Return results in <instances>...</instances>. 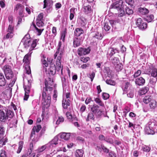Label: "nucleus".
I'll return each instance as SVG.
<instances>
[{
	"label": "nucleus",
	"instance_id": "obj_1",
	"mask_svg": "<svg viewBox=\"0 0 157 157\" xmlns=\"http://www.w3.org/2000/svg\"><path fill=\"white\" fill-rule=\"evenodd\" d=\"M45 86L43 88L42 98L43 103L44 104L49 105L51 102V97L50 95L48 93V90L51 91L52 90V87L53 84V80L50 78H49L48 80L45 81Z\"/></svg>",
	"mask_w": 157,
	"mask_h": 157
},
{
	"label": "nucleus",
	"instance_id": "obj_2",
	"mask_svg": "<svg viewBox=\"0 0 157 157\" xmlns=\"http://www.w3.org/2000/svg\"><path fill=\"white\" fill-rule=\"evenodd\" d=\"M123 2L122 0L117 1L116 2L113 3L110 6V9H116L118 10H119L120 12H121L119 14V16L120 17H122L125 14V12L124 10H122V9L123 8Z\"/></svg>",
	"mask_w": 157,
	"mask_h": 157
},
{
	"label": "nucleus",
	"instance_id": "obj_3",
	"mask_svg": "<svg viewBox=\"0 0 157 157\" xmlns=\"http://www.w3.org/2000/svg\"><path fill=\"white\" fill-rule=\"evenodd\" d=\"M63 144V142L60 141V140L58 139L57 136H55L51 141L48 144L51 149L53 147H57L61 148Z\"/></svg>",
	"mask_w": 157,
	"mask_h": 157
},
{
	"label": "nucleus",
	"instance_id": "obj_4",
	"mask_svg": "<svg viewBox=\"0 0 157 157\" xmlns=\"http://www.w3.org/2000/svg\"><path fill=\"white\" fill-rule=\"evenodd\" d=\"M30 36L29 35H26L22 39L21 41V43L23 44L24 48H28L29 47L30 48H31L32 44L33 43L34 41L35 40H36V45L37 43L39 40V39H35L33 42L32 43L31 41V39L30 38Z\"/></svg>",
	"mask_w": 157,
	"mask_h": 157
},
{
	"label": "nucleus",
	"instance_id": "obj_5",
	"mask_svg": "<svg viewBox=\"0 0 157 157\" xmlns=\"http://www.w3.org/2000/svg\"><path fill=\"white\" fill-rule=\"evenodd\" d=\"M36 40L34 41L31 48H29V52L25 56L24 58L23 61V62H25V63H28L30 60L31 55L32 53V51L34 49V48L36 46Z\"/></svg>",
	"mask_w": 157,
	"mask_h": 157
},
{
	"label": "nucleus",
	"instance_id": "obj_6",
	"mask_svg": "<svg viewBox=\"0 0 157 157\" xmlns=\"http://www.w3.org/2000/svg\"><path fill=\"white\" fill-rule=\"evenodd\" d=\"M3 69L7 79H10L13 77V72L10 66L8 65H6L3 67Z\"/></svg>",
	"mask_w": 157,
	"mask_h": 157
},
{
	"label": "nucleus",
	"instance_id": "obj_7",
	"mask_svg": "<svg viewBox=\"0 0 157 157\" xmlns=\"http://www.w3.org/2000/svg\"><path fill=\"white\" fill-rule=\"evenodd\" d=\"M136 24L139 28L142 30L145 29L147 27L146 23L144 22L142 19L140 18L137 19Z\"/></svg>",
	"mask_w": 157,
	"mask_h": 157
},
{
	"label": "nucleus",
	"instance_id": "obj_8",
	"mask_svg": "<svg viewBox=\"0 0 157 157\" xmlns=\"http://www.w3.org/2000/svg\"><path fill=\"white\" fill-rule=\"evenodd\" d=\"M90 107L92 113L89 114V118L94 119V115H96L99 107L97 105H94L90 106Z\"/></svg>",
	"mask_w": 157,
	"mask_h": 157
},
{
	"label": "nucleus",
	"instance_id": "obj_9",
	"mask_svg": "<svg viewBox=\"0 0 157 157\" xmlns=\"http://www.w3.org/2000/svg\"><path fill=\"white\" fill-rule=\"evenodd\" d=\"M122 89L124 92H127L128 90L130 89L131 88H132L129 82H123L121 86Z\"/></svg>",
	"mask_w": 157,
	"mask_h": 157
},
{
	"label": "nucleus",
	"instance_id": "obj_10",
	"mask_svg": "<svg viewBox=\"0 0 157 157\" xmlns=\"http://www.w3.org/2000/svg\"><path fill=\"white\" fill-rule=\"evenodd\" d=\"M61 57L60 56H58L57 58V60L56 62V71L58 72L61 69V74H63V68H61Z\"/></svg>",
	"mask_w": 157,
	"mask_h": 157
},
{
	"label": "nucleus",
	"instance_id": "obj_11",
	"mask_svg": "<svg viewBox=\"0 0 157 157\" xmlns=\"http://www.w3.org/2000/svg\"><path fill=\"white\" fill-rule=\"evenodd\" d=\"M25 7L22 5L19 4H17L14 10H19V15L21 16L23 14V12L24 10Z\"/></svg>",
	"mask_w": 157,
	"mask_h": 157
},
{
	"label": "nucleus",
	"instance_id": "obj_12",
	"mask_svg": "<svg viewBox=\"0 0 157 157\" xmlns=\"http://www.w3.org/2000/svg\"><path fill=\"white\" fill-rule=\"evenodd\" d=\"M145 79L142 77L137 78L135 79V83L136 85L140 86L144 85L145 83Z\"/></svg>",
	"mask_w": 157,
	"mask_h": 157
},
{
	"label": "nucleus",
	"instance_id": "obj_13",
	"mask_svg": "<svg viewBox=\"0 0 157 157\" xmlns=\"http://www.w3.org/2000/svg\"><path fill=\"white\" fill-rule=\"evenodd\" d=\"M51 150V149L50 148L47 144L45 145L39 147V148L37 150V151L38 152L40 153L43 152L44 150L49 151L50 150Z\"/></svg>",
	"mask_w": 157,
	"mask_h": 157
},
{
	"label": "nucleus",
	"instance_id": "obj_14",
	"mask_svg": "<svg viewBox=\"0 0 157 157\" xmlns=\"http://www.w3.org/2000/svg\"><path fill=\"white\" fill-rule=\"evenodd\" d=\"M138 13L141 15H147L149 13V10L145 8L140 7L138 9Z\"/></svg>",
	"mask_w": 157,
	"mask_h": 157
},
{
	"label": "nucleus",
	"instance_id": "obj_15",
	"mask_svg": "<svg viewBox=\"0 0 157 157\" xmlns=\"http://www.w3.org/2000/svg\"><path fill=\"white\" fill-rule=\"evenodd\" d=\"M82 40L80 38L74 37L73 38V45L74 47L76 48L81 44Z\"/></svg>",
	"mask_w": 157,
	"mask_h": 157
},
{
	"label": "nucleus",
	"instance_id": "obj_16",
	"mask_svg": "<svg viewBox=\"0 0 157 157\" xmlns=\"http://www.w3.org/2000/svg\"><path fill=\"white\" fill-rule=\"evenodd\" d=\"M44 8H47V9H50L52 6L53 4V2L52 0H44Z\"/></svg>",
	"mask_w": 157,
	"mask_h": 157
},
{
	"label": "nucleus",
	"instance_id": "obj_17",
	"mask_svg": "<svg viewBox=\"0 0 157 157\" xmlns=\"http://www.w3.org/2000/svg\"><path fill=\"white\" fill-rule=\"evenodd\" d=\"M88 53V50L87 49L80 48L78 50V54L80 56L82 55H86Z\"/></svg>",
	"mask_w": 157,
	"mask_h": 157
},
{
	"label": "nucleus",
	"instance_id": "obj_18",
	"mask_svg": "<svg viewBox=\"0 0 157 157\" xmlns=\"http://www.w3.org/2000/svg\"><path fill=\"white\" fill-rule=\"evenodd\" d=\"M156 121L152 119L150 121L148 122L146 126L155 129L156 128Z\"/></svg>",
	"mask_w": 157,
	"mask_h": 157
},
{
	"label": "nucleus",
	"instance_id": "obj_19",
	"mask_svg": "<svg viewBox=\"0 0 157 157\" xmlns=\"http://www.w3.org/2000/svg\"><path fill=\"white\" fill-rule=\"evenodd\" d=\"M7 119V116L2 110L0 109V121L5 122Z\"/></svg>",
	"mask_w": 157,
	"mask_h": 157
},
{
	"label": "nucleus",
	"instance_id": "obj_20",
	"mask_svg": "<svg viewBox=\"0 0 157 157\" xmlns=\"http://www.w3.org/2000/svg\"><path fill=\"white\" fill-rule=\"evenodd\" d=\"M28 84L27 85H24V88L25 91V93L26 94H29L30 92V89L31 87V80H28Z\"/></svg>",
	"mask_w": 157,
	"mask_h": 157
},
{
	"label": "nucleus",
	"instance_id": "obj_21",
	"mask_svg": "<svg viewBox=\"0 0 157 157\" xmlns=\"http://www.w3.org/2000/svg\"><path fill=\"white\" fill-rule=\"evenodd\" d=\"M61 138L65 140H68L70 136V133L63 132L59 134Z\"/></svg>",
	"mask_w": 157,
	"mask_h": 157
},
{
	"label": "nucleus",
	"instance_id": "obj_22",
	"mask_svg": "<svg viewBox=\"0 0 157 157\" xmlns=\"http://www.w3.org/2000/svg\"><path fill=\"white\" fill-rule=\"evenodd\" d=\"M56 67L55 65L52 64L48 70L49 74L52 75H54L56 72Z\"/></svg>",
	"mask_w": 157,
	"mask_h": 157
},
{
	"label": "nucleus",
	"instance_id": "obj_23",
	"mask_svg": "<svg viewBox=\"0 0 157 157\" xmlns=\"http://www.w3.org/2000/svg\"><path fill=\"white\" fill-rule=\"evenodd\" d=\"M62 106L63 108L65 109H67V106H69L70 105V101L69 99L67 100L64 99L63 98L62 100Z\"/></svg>",
	"mask_w": 157,
	"mask_h": 157
},
{
	"label": "nucleus",
	"instance_id": "obj_24",
	"mask_svg": "<svg viewBox=\"0 0 157 157\" xmlns=\"http://www.w3.org/2000/svg\"><path fill=\"white\" fill-rule=\"evenodd\" d=\"M155 129L146 126L145 128L146 133L147 134H153L155 133Z\"/></svg>",
	"mask_w": 157,
	"mask_h": 157
},
{
	"label": "nucleus",
	"instance_id": "obj_25",
	"mask_svg": "<svg viewBox=\"0 0 157 157\" xmlns=\"http://www.w3.org/2000/svg\"><path fill=\"white\" fill-rule=\"evenodd\" d=\"M6 81L3 74L0 73V86H4L6 83Z\"/></svg>",
	"mask_w": 157,
	"mask_h": 157
},
{
	"label": "nucleus",
	"instance_id": "obj_26",
	"mask_svg": "<svg viewBox=\"0 0 157 157\" xmlns=\"http://www.w3.org/2000/svg\"><path fill=\"white\" fill-rule=\"evenodd\" d=\"M5 110L6 112V115L7 116V119L8 117L10 118H12L14 115L13 112L10 110H8L5 107Z\"/></svg>",
	"mask_w": 157,
	"mask_h": 157
},
{
	"label": "nucleus",
	"instance_id": "obj_27",
	"mask_svg": "<svg viewBox=\"0 0 157 157\" xmlns=\"http://www.w3.org/2000/svg\"><path fill=\"white\" fill-rule=\"evenodd\" d=\"M83 30L81 28H77L75 30L74 33L75 36H79L81 34H83Z\"/></svg>",
	"mask_w": 157,
	"mask_h": 157
},
{
	"label": "nucleus",
	"instance_id": "obj_28",
	"mask_svg": "<svg viewBox=\"0 0 157 157\" xmlns=\"http://www.w3.org/2000/svg\"><path fill=\"white\" fill-rule=\"evenodd\" d=\"M134 88L133 87L131 88L130 89L128 90L127 91V93H128L127 94V96L130 98H133L134 95Z\"/></svg>",
	"mask_w": 157,
	"mask_h": 157
},
{
	"label": "nucleus",
	"instance_id": "obj_29",
	"mask_svg": "<svg viewBox=\"0 0 157 157\" xmlns=\"http://www.w3.org/2000/svg\"><path fill=\"white\" fill-rule=\"evenodd\" d=\"M157 80V78L151 77V78L149 83L151 85V86L152 87H154L155 86V83Z\"/></svg>",
	"mask_w": 157,
	"mask_h": 157
},
{
	"label": "nucleus",
	"instance_id": "obj_30",
	"mask_svg": "<svg viewBox=\"0 0 157 157\" xmlns=\"http://www.w3.org/2000/svg\"><path fill=\"white\" fill-rule=\"evenodd\" d=\"M141 150H142L144 151L148 152L150 151L151 148L147 146L142 145L141 146Z\"/></svg>",
	"mask_w": 157,
	"mask_h": 157
},
{
	"label": "nucleus",
	"instance_id": "obj_31",
	"mask_svg": "<svg viewBox=\"0 0 157 157\" xmlns=\"http://www.w3.org/2000/svg\"><path fill=\"white\" fill-rule=\"evenodd\" d=\"M32 27H34L36 29V30L37 31V32L38 33V35H40L44 30L43 29H39L36 27L35 24L33 23V25H31V28H32Z\"/></svg>",
	"mask_w": 157,
	"mask_h": 157
},
{
	"label": "nucleus",
	"instance_id": "obj_32",
	"mask_svg": "<svg viewBox=\"0 0 157 157\" xmlns=\"http://www.w3.org/2000/svg\"><path fill=\"white\" fill-rule=\"evenodd\" d=\"M63 53V50H62V49H60L59 48H57V51L56 52V53L54 55V56L55 58L56 57V56H58L59 55V56H60L61 58V56L62 54Z\"/></svg>",
	"mask_w": 157,
	"mask_h": 157
},
{
	"label": "nucleus",
	"instance_id": "obj_33",
	"mask_svg": "<svg viewBox=\"0 0 157 157\" xmlns=\"http://www.w3.org/2000/svg\"><path fill=\"white\" fill-rule=\"evenodd\" d=\"M156 101L154 100H152L150 102L149 106L151 109H154L156 107Z\"/></svg>",
	"mask_w": 157,
	"mask_h": 157
},
{
	"label": "nucleus",
	"instance_id": "obj_34",
	"mask_svg": "<svg viewBox=\"0 0 157 157\" xmlns=\"http://www.w3.org/2000/svg\"><path fill=\"white\" fill-rule=\"evenodd\" d=\"M75 9L74 8H72L70 9V19L71 20H72L74 17V14L75 13Z\"/></svg>",
	"mask_w": 157,
	"mask_h": 157
},
{
	"label": "nucleus",
	"instance_id": "obj_35",
	"mask_svg": "<svg viewBox=\"0 0 157 157\" xmlns=\"http://www.w3.org/2000/svg\"><path fill=\"white\" fill-rule=\"evenodd\" d=\"M95 102L100 106L103 107L104 106V104L101 100L98 98H96L94 99Z\"/></svg>",
	"mask_w": 157,
	"mask_h": 157
},
{
	"label": "nucleus",
	"instance_id": "obj_36",
	"mask_svg": "<svg viewBox=\"0 0 157 157\" xmlns=\"http://www.w3.org/2000/svg\"><path fill=\"white\" fill-rule=\"evenodd\" d=\"M8 139L6 138L2 137L0 140V147H2L7 142Z\"/></svg>",
	"mask_w": 157,
	"mask_h": 157
},
{
	"label": "nucleus",
	"instance_id": "obj_37",
	"mask_svg": "<svg viewBox=\"0 0 157 157\" xmlns=\"http://www.w3.org/2000/svg\"><path fill=\"white\" fill-rule=\"evenodd\" d=\"M115 69L117 71H121L123 68V65L121 63L117 64L115 66Z\"/></svg>",
	"mask_w": 157,
	"mask_h": 157
},
{
	"label": "nucleus",
	"instance_id": "obj_38",
	"mask_svg": "<svg viewBox=\"0 0 157 157\" xmlns=\"http://www.w3.org/2000/svg\"><path fill=\"white\" fill-rule=\"evenodd\" d=\"M152 100L151 96H148L145 97L143 99V101L144 103L147 104Z\"/></svg>",
	"mask_w": 157,
	"mask_h": 157
},
{
	"label": "nucleus",
	"instance_id": "obj_39",
	"mask_svg": "<svg viewBox=\"0 0 157 157\" xmlns=\"http://www.w3.org/2000/svg\"><path fill=\"white\" fill-rule=\"evenodd\" d=\"M82 10L85 14H88V5H86L85 4H84L82 9Z\"/></svg>",
	"mask_w": 157,
	"mask_h": 157
},
{
	"label": "nucleus",
	"instance_id": "obj_40",
	"mask_svg": "<svg viewBox=\"0 0 157 157\" xmlns=\"http://www.w3.org/2000/svg\"><path fill=\"white\" fill-rule=\"evenodd\" d=\"M93 37L98 39H101L102 38L101 34L98 32H96L94 33Z\"/></svg>",
	"mask_w": 157,
	"mask_h": 157
},
{
	"label": "nucleus",
	"instance_id": "obj_41",
	"mask_svg": "<svg viewBox=\"0 0 157 157\" xmlns=\"http://www.w3.org/2000/svg\"><path fill=\"white\" fill-rule=\"evenodd\" d=\"M4 132V128L2 124H0V139L3 137Z\"/></svg>",
	"mask_w": 157,
	"mask_h": 157
},
{
	"label": "nucleus",
	"instance_id": "obj_42",
	"mask_svg": "<svg viewBox=\"0 0 157 157\" xmlns=\"http://www.w3.org/2000/svg\"><path fill=\"white\" fill-rule=\"evenodd\" d=\"M83 151L81 150H78L76 151L75 155L76 157H82L83 156Z\"/></svg>",
	"mask_w": 157,
	"mask_h": 157
},
{
	"label": "nucleus",
	"instance_id": "obj_43",
	"mask_svg": "<svg viewBox=\"0 0 157 157\" xmlns=\"http://www.w3.org/2000/svg\"><path fill=\"white\" fill-rule=\"evenodd\" d=\"M45 57L43 56V59H41V61L43 66L44 67H47L48 66V64L45 59Z\"/></svg>",
	"mask_w": 157,
	"mask_h": 157
},
{
	"label": "nucleus",
	"instance_id": "obj_44",
	"mask_svg": "<svg viewBox=\"0 0 157 157\" xmlns=\"http://www.w3.org/2000/svg\"><path fill=\"white\" fill-rule=\"evenodd\" d=\"M125 13L129 15L132 14L133 13V10L130 9L128 7H126L125 9Z\"/></svg>",
	"mask_w": 157,
	"mask_h": 157
},
{
	"label": "nucleus",
	"instance_id": "obj_45",
	"mask_svg": "<svg viewBox=\"0 0 157 157\" xmlns=\"http://www.w3.org/2000/svg\"><path fill=\"white\" fill-rule=\"evenodd\" d=\"M33 150V142L31 143L30 144L29 148L28 149V151L27 152V154L30 155L32 153Z\"/></svg>",
	"mask_w": 157,
	"mask_h": 157
},
{
	"label": "nucleus",
	"instance_id": "obj_46",
	"mask_svg": "<svg viewBox=\"0 0 157 157\" xmlns=\"http://www.w3.org/2000/svg\"><path fill=\"white\" fill-rule=\"evenodd\" d=\"M11 58L10 56H7L3 60V63H6L7 64H10L11 62Z\"/></svg>",
	"mask_w": 157,
	"mask_h": 157
},
{
	"label": "nucleus",
	"instance_id": "obj_47",
	"mask_svg": "<svg viewBox=\"0 0 157 157\" xmlns=\"http://www.w3.org/2000/svg\"><path fill=\"white\" fill-rule=\"evenodd\" d=\"M23 142L22 141L19 142V147L17 150V153H19L23 147Z\"/></svg>",
	"mask_w": 157,
	"mask_h": 157
},
{
	"label": "nucleus",
	"instance_id": "obj_48",
	"mask_svg": "<svg viewBox=\"0 0 157 157\" xmlns=\"http://www.w3.org/2000/svg\"><path fill=\"white\" fill-rule=\"evenodd\" d=\"M110 49H111V52L109 55L111 56H113L116 53L118 52H119L117 48H111Z\"/></svg>",
	"mask_w": 157,
	"mask_h": 157
},
{
	"label": "nucleus",
	"instance_id": "obj_49",
	"mask_svg": "<svg viewBox=\"0 0 157 157\" xmlns=\"http://www.w3.org/2000/svg\"><path fill=\"white\" fill-rule=\"evenodd\" d=\"M105 141L110 144H112L113 143V139L109 136L106 137Z\"/></svg>",
	"mask_w": 157,
	"mask_h": 157
},
{
	"label": "nucleus",
	"instance_id": "obj_50",
	"mask_svg": "<svg viewBox=\"0 0 157 157\" xmlns=\"http://www.w3.org/2000/svg\"><path fill=\"white\" fill-rule=\"evenodd\" d=\"M152 77L157 78V69L155 68H153L151 73Z\"/></svg>",
	"mask_w": 157,
	"mask_h": 157
},
{
	"label": "nucleus",
	"instance_id": "obj_51",
	"mask_svg": "<svg viewBox=\"0 0 157 157\" xmlns=\"http://www.w3.org/2000/svg\"><path fill=\"white\" fill-rule=\"evenodd\" d=\"M148 90V88L145 87L143 88L140 91L139 93L140 95H142L146 93L147 92Z\"/></svg>",
	"mask_w": 157,
	"mask_h": 157
},
{
	"label": "nucleus",
	"instance_id": "obj_52",
	"mask_svg": "<svg viewBox=\"0 0 157 157\" xmlns=\"http://www.w3.org/2000/svg\"><path fill=\"white\" fill-rule=\"evenodd\" d=\"M111 61L113 64L115 65L116 64H117L119 62V60L118 58L114 57L112 58Z\"/></svg>",
	"mask_w": 157,
	"mask_h": 157
},
{
	"label": "nucleus",
	"instance_id": "obj_53",
	"mask_svg": "<svg viewBox=\"0 0 157 157\" xmlns=\"http://www.w3.org/2000/svg\"><path fill=\"white\" fill-rule=\"evenodd\" d=\"M64 120V119L62 116H59L58 117V119L56 121V124H59L60 123L63 122Z\"/></svg>",
	"mask_w": 157,
	"mask_h": 157
},
{
	"label": "nucleus",
	"instance_id": "obj_54",
	"mask_svg": "<svg viewBox=\"0 0 157 157\" xmlns=\"http://www.w3.org/2000/svg\"><path fill=\"white\" fill-rule=\"evenodd\" d=\"M150 109L149 105H144L143 108V110L144 112H147L148 111H150Z\"/></svg>",
	"mask_w": 157,
	"mask_h": 157
},
{
	"label": "nucleus",
	"instance_id": "obj_55",
	"mask_svg": "<svg viewBox=\"0 0 157 157\" xmlns=\"http://www.w3.org/2000/svg\"><path fill=\"white\" fill-rule=\"evenodd\" d=\"M101 147L104 152L105 153H109V150L105 147L104 145H101Z\"/></svg>",
	"mask_w": 157,
	"mask_h": 157
},
{
	"label": "nucleus",
	"instance_id": "obj_56",
	"mask_svg": "<svg viewBox=\"0 0 157 157\" xmlns=\"http://www.w3.org/2000/svg\"><path fill=\"white\" fill-rule=\"evenodd\" d=\"M41 128V127L40 125H38L36 126H34L33 128V130L37 132H38Z\"/></svg>",
	"mask_w": 157,
	"mask_h": 157
},
{
	"label": "nucleus",
	"instance_id": "obj_57",
	"mask_svg": "<svg viewBox=\"0 0 157 157\" xmlns=\"http://www.w3.org/2000/svg\"><path fill=\"white\" fill-rule=\"evenodd\" d=\"M141 73V71L140 70H137L136 72L133 75V76L134 78H136L140 76Z\"/></svg>",
	"mask_w": 157,
	"mask_h": 157
},
{
	"label": "nucleus",
	"instance_id": "obj_58",
	"mask_svg": "<svg viewBox=\"0 0 157 157\" xmlns=\"http://www.w3.org/2000/svg\"><path fill=\"white\" fill-rule=\"evenodd\" d=\"M106 82L107 84L111 85H115L116 84L115 81L111 79L107 80L106 81Z\"/></svg>",
	"mask_w": 157,
	"mask_h": 157
},
{
	"label": "nucleus",
	"instance_id": "obj_59",
	"mask_svg": "<svg viewBox=\"0 0 157 157\" xmlns=\"http://www.w3.org/2000/svg\"><path fill=\"white\" fill-rule=\"evenodd\" d=\"M104 29L106 31H108L110 29V27L108 23H105L103 26Z\"/></svg>",
	"mask_w": 157,
	"mask_h": 157
},
{
	"label": "nucleus",
	"instance_id": "obj_60",
	"mask_svg": "<svg viewBox=\"0 0 157 157\" xmlns=\"http://www.w3.org/2000/svg\"><path fill=\"white\" fill-rule=\"evenodd\" d=\"M89 78L90 79L91 81L92 82L95 76V72L94 71L90 72L89 74Z\"/></svg>",
	"mask_w": 157,
	"mask_h": 157
},
{
	"label": "nucleus",
	"instance_id": "obj_61",
	"mask_svg": "<svg viewBox=\"0 0 157 157\" xmlns=\"http://www.w3.org/2000/svg\"><path fill=\"white\" fill-rule=\"evenodd\" d=\"M36 24L39 27H42L43 26L44 23L42 20H36Z\"/></svg>",
	"mask_w": 157,
	"mask_h": 157
},
{
	"label": "nucleus",
	"instance_id": "obj_62",
	"mask_svg": "<svg viewBox=\"0 0 157 157\" xmlns=\"http://www.w3.org/2000/svg\"><path fill=\"white\" fill-rule=\"evenodd\" d=\"M109 95L108 94L103 93L102 94V98L104 100H107L109 98Z\"/></svg>",
	"mask_w": 157,
	"mask_h": 157
},
{
	"label": "nucleus",
	"instance_id": "obj_63",
	"mask_svg": "<svg viewBox=\"0 0 157 157\" xmlns=\"http://www.w3.org/2000/svg\"><path fill=\"white\" fill-rule=\"evenodd\" d=\"M66 116L68 119L71 120L72 119V116L71 113L69 112H67L66 113Z\"/></svg>",
	"mask_w": 157,
	"mask_h": 157
},
{
	"label": "nucleus",
	"instance_id": "obj_64",
	"mask_svg": "<svg viewBox=\"0 0 157 157\" xmlns=\"http://www.w3.org/2000/svg\"><path fill=\"white\" fill-rule=\"evenodd\" d=\"M109 155L110 157H116V154L113 151H110L109 152Z\"/></svg>",
	"mask_w": 157,
	"mask_h": 157
}]
</instances>
